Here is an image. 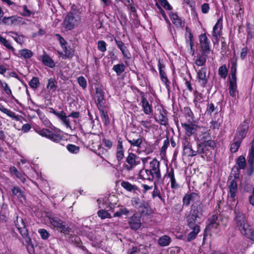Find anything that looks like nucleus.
<instances>
[{
  "instance_id": "a19ab883",
  "label": "nucleus",
  "mask_w": 254,
  "mask_h": 254,
  "mask_svg": "<svg viewBox=\"0 0 254 254\" xmlns=\"http://www.w3.org/2000/svg\"><path fill=\"white\" fill-rule=\"evenodd\" d=\"M72 238H74L73 243L75 247L80 249L82 251L85 252L87 254H92L90 252H89L88 250L85 246L82 245L81 239L78 236L72 237Z\"/></svg>"
},
{
  "instance_id": "bb28decb",
  "label": "nucleus",
  "mask_w": 254,
  "mask_h": 254,
  "mask_svg": "<svg viewBox=\"0 0 254 254\" xmlns=\"http://www.w3.org/2000/svg\"><path fill=\"white\" fill-rule=\"evenodd\" d=\"M237 58H233L230 60V75L229 80H237Z\"/></svg>"
},
{
  "instance_id": "09e8293b",
  "label": "nucleus",
  "mask_w": 254,
  "mask_h": 254,
  "mask_svg": "<svg viewBox=\"0 0 254 254\" xmlns=\"http://www.w3.org/2000/svg\"><path fill=\"white\" fill-rule=\"evenodd\" d=\"M104 92L103 91V90L101 88H96L95 98V102L104 100Z\"/></svg>"
},
{
  "instance_id": "a211bd4d",
  "label": "nucleus",
  "mask_w": 254,
  "mask_h": 254,
  "mask_svg": "<svg viewBox=\"0 0 254 254\" xmlns=\"http://www.w3.org/2000/svg\"><path fill=\"white\" fill-rule=\"evenodd\" d=\"M199 41L201 52L210 53V43L205 33L201 34L199 36Z\"/></svg>"
},
{
  "instance_id": "0eeeda50",
  "label": "nucleus",
  "mask_w": 254,
  "mask_h": 254,
  "mask_svg": "<svg viewBox=\"0 0 254 254\" xmlns=\"http://www.w3.org/2000/svg\"><path fill=\"white\" fill-rule=\"evenodd\" d=\"M80 21L79 15L70 11L65 16L63 24V27L66 30H71L78 26Z\"/></svg>"
},
{
  "instance_id": "473e14b6",
  "label": "nucleus",
  "mask_w": 254,
  "mask_h": 254,
  "mask_svg": "<svg viewBox=\"0 0 254 254\" xmlns=\"http://www.w3.org/2000/svg\"><path fill=\"white\" fill-rule=\"evenodd\" d=\"M229 91L230 95L235 98L238 94L237 80H229Z\"/></svg>"
},
{
  "instance_id": "ea45409f",
  "label": "nucleus",
  "mask_w": 254,
  "mask_h": 254,
  "mask_svg": "<svg viewBox=\"0 0 254 254\" xmlns=\"http://www.w3.org/2000/svg\"><path fill=\"white\" fill-rule=\"evenodd\" d=\"M126 65L123 63L113 65L112 70L115 71L118 76L121 75L126 69Z\"/></svg>"
},
{
  "instance_id": "f704fd0d",
  "label": "nucleus",
  "mask_w": 254,
  "mask_h": 254,
  "mask_svg": "<svg viewBox=\"0 0 254 254\" xmlns=\"http://www.w3.org/2000/svg\"><path fill=\"white\" fill-rule=\"evenodd\" d=\"M121 186L125 190L129 192H135L136 190H139V188L137 186L132 185L130 183L127 181H122L121 183Z\"/></svg>"
},
{
  "instance_id": "4d7b16f0",
  "label": "nucleus",
  "mask_w": 254,
  "mask_h": 254,
  "mask_svg": "<svg viewBox=\"0 0 254 254\" xmlns=\"http://www.w3.org/2000/svg\"><path fill=\"white\" fill-rule=\"evenodd\" d=\"M0 43L3 44L7 49L11 51V52L14 53L15 49L11 45L10 43L5 38L0 35Z\"/></svg>"
},
{
  "instance_id": "1a4fd4ad",
  "label": "nucleus",
  "mask_w": 254,
  "mask_h": 254,
  "mask_svg": "<svg viewBox=\"0 0 254 254\" xmlns=\"http://www.w3.org/2000/svg\"><path fill=\"white\" fill-rule=\"evenodd\" d=\"M249 128V122L247 120H245L237 127L234 139L243 141L247 136Z\"/></svg>"
},
{
  "instance_id": "6ab92c4d",
  "label": "nucleus",
  "mask_w": 254,
  "mask_h": 254,
  "mask_svg": "<svg viewBox=\"0 0 254 254\" xmlns=\"http://www.w3.org/2000/svg\"><path fill=\"white\" fill-rule=\"evenodd\" d=\"M234 178L228 181V188L229 189V199L231 202H235L236 200V193L238 190L237 182Z\"/></svg>"
},
{
  "instance_id": "79ce46f5",
  "label": "nucleus",
  "mask_w": 254,
  "mask_h": 254,
  "mask_svg": "<svg viewBox=\"0 0 254 254\" xmlns=\"http://www.w3.org/2000/svg\"><path fill=\"white\" fill-rule=\"evenodd\" d=\"M234 142L230 144V150L232 153L237 152L241 146L242 141L233 138Z\"/></svg>"
},
{
  "instance_id": "4468645a",
  "label": "nucleus",
  "mask_w": 254,
  "mask_h": 254,
  "mask_svg": "<svg viewBox=\"0 0 254 254\" xmlns=\"http://www.w3.org/2000/svg\"><path fill=\"white\" fill-rule=\"evenodd\" d=\"M137 91L140 93L141 96L140 105L142 107V110L144 113L146 115H150L153 113V108L151 104H150L147 100L145 93L137 89Z\"/></svg>"
},
{
  "instance_id": "6e6d98bb",
  "label": "nucleus",
  "mask_w": 254,
  "mask_h": 254,
  "mask_svg": "<svg viewBox=\"0 0 254 254\" xmlns=\"http://www.w3.org/2000/svg\"><path fill=\"white\" fill-rule=\"evenodd\" d=\"M250 53V49L245 45H243V47L241 49L240 52V58L242 60H244Z\"/></svg>"
},
{
  "instance_id": "2eb2a0df",
  "label": "nucleus",
  "mask_w": 254,
  "mask_h": 254,
  "mask_svg": "<svg viewBox=\"0 0 254 254\" xmlns=\"http://www.w3.org/2000/svg\"><path fill=\"white\" fill-rule=\"evenodd\" d=\"M114 40L117 48L122 53L124 59L130 60L131 55L125 43L121 40H118L116 37H114Z\"/></svg>"
},
{
  "instance_id": "49530a36",
  "label": "nucleus",
  "mask_w": 254,
  "mask_h": 254,
  "mask_svg": "<svg viewBox=\"0 0 254 254\" xmlns=\"http://www.w3.org/2000/svg\"><path fill=\"white\" fill-rule=\"evenodd\" d=\"M171 242L170 237L167 235H164L161 237L158 240V244L161 247H166L168 246Z\"/></svg>"
},
{
  "instance_id": "f03ea898",
  "label": "nucleus",
  "mask_w": 254,
  "mask_h": 254,
  "mask_svg": "<svg viewBox=\"0 0 254 254\" xmlns=\"http://www.w3.org/2000/svg\"><path fill=\"white\" fill-rule=\"evenodd\" d=\"M14 223L26 243L27 250L28 253L30 254L34 253V245L32 243V239L29 236V231L24 220L19 217L17 214H15Z\"/></svg>"
},
{
  "instance_id": "4be33fe9",
  "label": "nucleus",
  "mask_w": 254,
  "mask_h": 254,
  "mask_svg": "<svg viewBox=\"0 0 254 254\" xmlns=\"http://www.w3.org/2000/svg\"><path fill=\"white\" fill-rule=\"evenodd\" d=\"M200 196L198 193L192 192L190 193L186 194L183 198V205L188 206L190 205L191 201H193L195 200H200Z\"/></svg>"
},
{
  "instance_id": "20e7f679",
  "label": "nucleus",
  "mask_w": 254,
  "mask_h": 254,
  "mask_svg": "<svg viewBox=\"0 0 254 254\" xmlns=\"http://www.w3.org/2000/svg\"><path fill=\"white\" fill-rule=\"evenodd\" d=\"M234 220L236 222V225L241 234L245 236L251 227L246 219L245 215L236 208L234 209Z\"/></svg>"
},
{
  "instance_id": "7c9ffc66",
  "label": "nucleus",
  "mask_w": 254,
  "mask_h": 254,
  "mask_svg": "<svg viewBox=\"0 0 254 254\" xmlns=\"http://www.w3.org/2000/svg\"><path fill=\"white\" fill-rule=\"evenodd\" d=\"M139 209L141 214L143 215H149L152 213L153 211L147 202L144 200L141 201Z\"/></svg>"
},
{
  "instance_id": "774afa93",
  "label": "nucleus",
  "mask_w": 254,
  "mask_h": 254,
  "mask_svg": "<svg viewBox=\"0 0 254 254\" xmlns=\"http://www.w3.org/2000/svg\"><path fill=\"white\" fill-rule=\"evenodd\" d=\"M102 140L106 147L108 149H111L112 148L113 146V142L111 139L104 137Z\"/></svg>"
},
{
  "instance_id": "13d9d810",
  "label": "nucleus",
  "mask_w": 254,
  "mask_h": 254,
  "mask_svg": "<svg viewBox=\"0 0 254 254\" xmlns=\"http://www.w3.org/2000/svg\"><path fill=\"white\" fill-rule=\"evenodd\" d=\"M67 150L71 153L77 154L79 152L80 147L74 144L68 143L66 145Z\"/></svg>"
},
{
  "instance_id": "aec40b11",
  "label": "nucleus",
  "mask_w": 254,
  "mask_h": 254,
  "mask_svg": "<svg viewBox=\"0 0 254 254\" xmlns=\"http://www.w3.org/2000/svg\"><path fill=\"white\" fill-rule=\"evenodd\" d=\"M50 113L55 115L60 120H61L63 124L65 125L66 127H70V121L68 117L66 115L64 111L58 112L53 108H50Z\"/></svg>"
},
{
  "instance_id": "3c124183",
  "label": "nucleus",
  "mask_w": 254,
  "mask_h": 254,
  "mask_svg": "<svg viewBox=\"0 0 254 254\" xmlns=\"http://www.w3.org/2000/svg\"><path fill=\"white\" fill-rule=\"evenodd\" d=\"M120 23L123 27V30L125 32L127 31V18L126 14H122L120 15V18H118Z\"/></svg>"
},
{
  "instance_id": "603ef678",
  "label": "nucleus",
  "mask_w": 254,
  "mask_h": 254,
  "mask_svg": "<svg viewBox=\"0 0 254 254\" xmlns=\"http://www.w3.org/2000/svg\"><path fill=\"white\" fill-rule=\"evenodd\" d=\"M64 52V56L67 59H71L74 56L75 51L74 49L71 48L70 47H65L62 48Z\"/></svg>"
},
{
  "instance_id": "72a5a7b5",
  "label": "nucleus",
  "mask_w": 254,
  "mask_h": 254,
  "mask_svg": "<svg viewBox=\"0 0 254 254\" xmlns=\"http://www.w3.org/2000/svg\"><path fill=\"white\" fill-rule=\"evenodd\" d=\"M0 111L14 120L20 121L21 120V118L18 115H15L14 112L5 108L1 104H0Z\"/></svg>"
},
{
  "instance_id": "8fccbe9b",
  "label": "nucleus",
  "mask_w": 254,
  "mask_h": 254,
  "mask_svg": "<svg viewBox=\"0 0 254 254\" xmlns=\"http://www.w3.org/2000/svg\"><path fill=\"white\" fill-rule=\"evenodd\" d=\"M29 85L31 88L35 90L40 86V81L38 77H33L31 80L29 82Z\"/></svg>"
},
{
  "instance_id": "f3484780",
  "label": "nucleus",
  "mask_w": 254,
  "mask_h": 254,
  "mask_svg": "<svg viewBox=\"0 0 254 254\" xmlns=\"http://www.w3.org/2000/svg\"><path fill=\"white\" fill-rule=\"evenodd\" d=\"M169 15L173 24L177 28L184 27L186 24L185 20L183 18L179 16L177 12L171 11L169 13Z\"/></svg>"
},
{
  "instance_id": "9d476101",
  "label": "nucleus",
  "mask_w": 254,
  "mask_h": 254,
  "mask_svg": "<svg viewBox=\"0 0 254 254\" xmlns=\"http://www.w3.org/2000/svg\"><path fill=\"white\" fill-rule=\"evenodd\" d=\"M246 160L245 157L243 155L239 156L236 159V164L233 167L232 171L234 172V177L235 178H239L241 170H244L246 168L247 165Z\"/></svg>"
},
{
  "instance_id": "864d4df0",
  "label": "nucleus",
  "mask_w": 254,
  "mask_h": 254,
  "mask_svg": "<svg viewBox=\"0 0 254 254\" xmlns=\"http://www.w3.org/2000/svg\"><path fill=\"white\" fill-rule=\"evenodd\" d=\"M184 152L189 157H193L197 154V150L192 149L191 144L183 149Z\"/></svg>"
},
{
  "instance_id": "58836bf2",
  "label": "nucleus",
  "mask_w": 254,
  "mask_h": 254,
  "mask_svg": "<svg viewBox=\"0 0 254 254\" xmlns=\"http://www.w3.org/2000/svg\"><path fill=\"white\" fill-rule=\"evenodd\" d=\"M189 228L192 230V231L190 232L188 235L187 238V242H191V241L194 240L200 231V228L193 227Z\"/></svg>"
},
{
  "instance_id": "4c0bfd02",
  "label": "nucleus",
  "mask_w": 254,
  "mask_h": 254,
  "mask_svg": "<svg viewBox=\"0 0 254 254\" xmlns=\"http://www.w3.org/2000/svg\"><path fill=\"white\" fill-rule=\"evenodd\" d=\"M186 44L190 46V50L192 54L193 55L195 52L194 50V43L193 40V36L191 32H189L188 36L186 37Z\"/></svg>"
},
{
  "instance_id": "e433bc0d",
  "label": "nucleus",
  "mask_w": 254,
  "mask_h": 254,
  "mask_svg": "<svg viewBox=\"0 0 254 254\" xmlns=\"http://www.w3.org/2000/svg\"><path fill=\"white\" fill-rule=\"evenodd\" d=\"M9 172L12 175H14L19 179L22 183L25 182L26 179L23 175L18 171L15 166H11L9 168Z\"/></svg>"
},
{
  "instance_id": "5701e85b",
  "label": "nucleus",
  "mask_w": 254,
  "mask_h": 254,
  "mask_svg": "<svg viewBox=\"0 0 254 254\" xmlns=\"http://www.w3.org/2000/svg\"><path fill=\"white\" fill-rule=\"evenodd\" d=\"M128 224L130 228L134 230H138L141 226L140 216L137 214H133L129 218Z\"/></svg>"
},
{
  "instance_id": "de8ad7c7",
  "label": "nucleus",
  "mask_w": 254,
  "mask_h": 254,
  "mask_svg": "<svg viewBox=\"0 0 254 254\" xmlns=\"http://www.w3.org/2000/svg\"><path fill=\"white\" fill-rule=\"evenodd\" d=\"M20 55L19 57H23L24 59H28L31 58L33 56V52L27 49H23L19 51Z\"/></svg>"
},
{
  "instance_id": "393cba45",
  "label": "nucleus",
  "mask_w": 254,
  "mask_h": 254,
  "mask_svg": "<svg viewBox=\"0 0 254 254\" xmlns=\"http://www.w3.org/2000/svg\"><path fill=\"white\" fill-rule=\"evenodd\" d=\"M182 127L185 130V134L188 137L191 136L196 130L197 126L191 122L181 123Z\"/></svg>"
},
{
  "instance_id": "e2e57ef3",
  "label": "nucleus",
  "mask_w": 254,
  "mask_h": 254,
  "mask_svg": "<svg viewBox=\"0 0 254 254\" xmlns=\"http://www.w3.org/2000/svg\"><path fill=\"white\" fill-rule=\"evenodd\" d=\"M98 216L102 219L106 218H110L111 217V214L107 211L101 209L97 212Z\"/></svg>"
},
{
  "instance_id": "a878e982",
  "label": "nucleus",
  "mask_w": 254,
  "mask_h": 254,
  "mask_svg": "<svg viewBox=\"0 0 254 254\" xmlns=\"http://www.w3.org/2000/svg\"><path fill=\"white\" fill-rule=\"evenodd\" d=\"M209 53L201 52L197 54L195 59L194 64L198 66H203L205 65L206 59Z\"/></svg>"
},
{
  "instance_id": "7ed1b4c3",
  "label": "nucleus",
  "mask_w": 254,
  "mask_h": 254,
  "mask_svg": "<svg viewBox=\"0 0 254 254\" xmlns=\"http://www.w3.org/2000/svg\"><path fill=\"white\" fill-rule=\"evenodd\" d=\"M36 132L42 137L47 138L50 140L62 145H64L65 140L64 138L61 130L57 128H51V129L44 128L36 130Z\"/></svg>"
},
{
  "instance_id": "c85d7f7f",
  "label": "nucleus",
  "mask_w": 254,
  "mask_h": 254,
  "mask_svg": "<svg viewBox=\"0 0 254 254\" xmlns=\"http://www.w3.org/2000/svg\"><path fill=\"white\" fill-rule=\"evenodd\" d=\"M0 86L5 93L8 96H10L12 100H13L17 104H20L19 101L13 95L11 90L6 82L0 80Z\"/></svg>"
},
{
  "instance_id": "338daca9",
  "label": "nucleus",
  "mask_w": 254,
  "mask_h": 254,
  "mask_svg": "<svg viewBox=\"0 0 254 254\" xmlns=\"http://www.w3.org/2000/svg\"><path fill=\"white\" fill-rule=\"evenodd\" d=\"M199 140L201 142H205L207 141H213L211 139V136L209 133L207 132H203L199 135Z\"/></svg>"
},
{
  "instance_id": "0e129e2a",
  "label": "nucleus",
  "mask_w": 254,
  "mask_h": 254,
  "mask_svg": "<svg viewBox=\"0 0 254 254\" xmlns=\"http://www.w3.org/2000/svg\"><path fill=\"white\" fill-rule=\"evenodd\" d=\"M107 44L103 40L98 41L97 42V48L101 52H105L107 50Z\"/></svg>"
},
{
  "instance_id": "680f3d73",
  "label": "nucleus",
  "mask_w": 254,
  "mask_h": 254,
  "mask_svg": "<svg viewBox=\"0 0 254 254\" xmlns=\"http://www.w3.org/2000/svg\"><path fill=\"white\" fill-rule=\"evenodd\" d=\"M77 82L79 85L82 87L83 90L86 89L87 87V80L83 76H80L77 78Z\"/></svg>"
},
{
  "instance_id": "412c9836",
  "label": "nucleus",
  "mask_w": 254,
  "mask_h": 254,
  "mask_svg": "<svg viewBox=\"0 0 254 254\" xmlns=\"http://www.w3.org/2000/svg\"><path fill=\"white\" fill-rule=\"evenodd\" d=\"M223 28V16L221 15L217 20L216 23L213 27L212 36L213 37L218 39L222 33Z\"/></svg>"
},
{
  "instance_id": "f257e3e1",
  "label": "nucleus",
  "mask_w": 254,
  "mask_h": 254,
  "mask_svg": "<svg viewBox=\"0 0 254 254\" xmlns=\"http://www.w3.org/2000/svg\"><path fill=\"white\" fill-rule=\"evenodd\" d=\"M141 160L142 168L139 170L137 178L151 182L154 180H159L161 178L160 162L155 158L151 159L149 156L142 157Z\"/></svg>"
},
{
  "instance_id": "39448f33",
  "label": "nucleus",
  "mask_w": 254,
  "mask_h": 254,
  "mask_svg": "<svg viewBox=\"0 0 254 254\" xmlns=\"http://www.w3.org/2000/svg\"><path fill=\"white\" fill-rule=\"evenodd\" d=\"M51 224L56 230L63 234L65 236L68 235L71 228L68 226L65 222L58 217L54 216H48Z\"/></svg>"
},
{
  "instance_id": "9b49d317",
  "label": "nucleus",
  "mask_w": 254,
  "mask_h": 254,
  "mask_svg": "<svg viewBox=\"0 0 254 254\" xmlns=\"http://www.w3.org/2000/svg\"><path fill=\"white\" fill-rule=\"evenodd\" d=\"M203 204L200 200L194 202L191 206L190 214L196 217L200 220L203 216Z\"/></svg>"
},
{
  "instance_id": "6e6552de",
  "label": "nucleus",
  "mask_w": 254,
  "mask_h": 254,
  "mask_svg": "<svg viewBox=\"0 0 254 254\" xmlns=\"http://www.w3.org/2000/svg\"><path fill=\"white\" fill-rule=\"evenodd\" d=\"M154 119L157 123L161 125L164 126L168 125L167 112L162 105L157 107L156 112L155 113Z\"/></svg>"
},
{
  "instance_id": "bf43d9fd",
  "label": "nucleus",
  "mask_w": 254,
  "mask_h": 254,
  "mask_svg": "<svg viewBox=\"0 0 254 254\" xmlns=\"http://www.w3.org/2000/svg\"><path fill=\"white\" fill-rule=\"evenodd\" d=\"M102 122L105 126H107L110 124V119L108 115L107 110L102 111L99 112Z\"/></svg>"
},
{
  "instance_id": "423d86ee",
  "label": "nucleus",
  "mask_w": 254,
  "mask_h": 254,
  "mask_svg": "<svg viewBox=\"0 0 254 254\" xmlns=\"http://www.w3.org/2000/svg\"><path fill=\"white\" fill-rule=\"evenodd\" d=\"M140 164L139 157L134 153L128 152L123 164V169L127 172H130Z\"/></svg>"
},
{
  "instance_id": "b1692460",
  "label": "nucleus",
  "mask_w": 254,
  "mask_h": 254,
  "mask_svg": "<svg viewBox=\"0 0 254 254\" xmlns=\"http://www.w3.org/2000/svg\"><path fill=\"white\" fill-rule=\"evenodd\" d=\"M166 176L170 179L171 188L173 190H176L180 188L179 184L177 183L174 172V169L171 167L169 171L166 173Z\"/></svg>"
},
{
  "instance_id": "f8f14e48",
  "label": "nucleus",
  "mask_w": 254,
  "mask_h": 254,
  "mask_svg": "<svg viewBox=\"0 0 254 254\" xmlns=\"http://www.w3.org/2000/svg\"><path fill=\"white\" fill-rule=\"evenodd\" d=\"M216 146V143L214 141H207L205 142H200L197 144V152L199 155H207L210 148L214 149Z\"/></svg>"
},
{
  "instance_id": "cd10ccee",
  "label": "nucleus",
  "mask_w": 254,
  "mask_h": 254,
  "mask_svg": "<svg viewBox=\"0 0 254 254\" xmlns=\"http://www.w3.org/2000/svg\"><path fill=\"white\" fill-rule=\"evenodd\" d=\"M136 137H132L129 135V138H127V141L130 143L131 147H136L140 148L142 143V136L138 134L136 135Z\"/></svg>"
},
{
  "instance_id": "c9c22d12",
  "label": "nucleus",
  "mask_w": 254,
  "mask_h": 254,
  "mask_svg": "<svg viewBox=\"0 0 254 254\" xmlns=\"http://www.w3.org/2000/svg\"><path fill=\"white\" fill-rule=\"evenodd\" d=\"M11 192L12 194L16 196L18 199H23L25 200V192L18 186H14L11 189Z\"/></svg>"
},
{
  "instance_id": "69168bd1",
  "label": "nucleus",
  "mask_w": 254,
  "mask_h": 254,
  "mask_svg": "<svg viewBox=\"0 0 254 254\" xmlns=\"http://www.w3.org/2000/svg\"><path fill=\"white\" fill-rule=\"evenodd\" d=\"M216 107L213 103H208L207 105L206 110L205 112V114L207 116H211L212 113L215 111Z\"/></svg>"
},
{
  "instance_id": "5fc2aeb1",
  "label": "nucleus",
  "mask_w": 254,
  "mask_h": 254,
  "mask_svg": "<svg viewBox=\"0 0 254 254\" xmlns=\"http://www.w3.org/2000/svg\"><path fill=\"white\" fill-rule=\"evenodd\" d=\"M218 74L223 79L226 78L228 74V69L226 64H223L219 67Z\"/></svg>"
},
{
  "instance_id": "37998d69",
  "label": "nucleus",
  "mask_w": 254,
  "mask_h": 254,
  "mask_svg": "<svg viewBox=\"0 0 254 254\" xmlns=\"http://www.w3.org/2000/svg\"><path fill=\"white\" fill-rule=\"evenodd\" d=\"M47 88L52 92H56L58 88L57 82L54 78H50L48 79Z\"/></svg>"
},
{
  "instance_id": "dca6fc26",
  "label": "nucleus",
  "mask_w": 254,
  "mask_h": 254,
  "mask_svg": "<svg viewBox=\"0 0 254 254\" xmlns=\"http://www.w3.org/2000/svg\"><path fill=\"white\" fill-rule=\"evenodd\" d=\"M206 72L207 68L206 67H202L197 71L196 78L198 80V82L203 88L206 86V84L208 82L209 76H206Z\"/></svg>"
},
{
  "instance_id": "ddd939ff",
  "label": "nucleus",
  "mask_w": 254,
  "mask_h": 254,
  "mask_svg": "<svg viewBox=\"0 0 254 254\" xmlns=\"http://www.w3.org/2000/svg\"><path fill=\"white\" fill-rule=\"evenodd\" d=\"M24 19L17 15H14L10 16H4L0 21L1 23L8 26H16L23 23Z\"/></svg>"
},
{
  "instance_id": "c03bdc74",
  "label": "nucleus",
  "mask_w": 254,
  "mask_h": 254,
  "mask_svg": "<svg viewBox=\"0 0 254 254\" xmlns=\"http://www.w3.org/2000/svg\"><path fill=\"white\" fill-rule=\"evenodd\" d=\"M184 112L185 117L187 119L188 122H192L194 115L190 108L189 106L185 107L184 108Z\"/></svg>"
},
{
  "instance_id": "a18cd8bd",
  "label": "nucleus",
  "mask_w": 254,
  "mask_h": 254,
  "mask_svg": "<svg viewBox=\"0 0 254 254\" xmlns=\"http://www.w3.org/2000/svg\"><path fill=\"white\" fill-rule=\"evenodd\" d=\"M219 225H216L213 224H211L208 223V224L206 226L205 229L203 232V240L204 241L206 237L208 236V234H210V232L212 229H216L218 228Z\"/></svg>"
},
{
  "instance_id": "2f4dec72",
  "label": "nucleus",
  "mask_w": 254,
  "mask_h": 254,
  "mask_svg": "<svg viewBox=\"0 0 254 254\" xmlns=\"http://www.w3.org/2000/svg\"><path fill=\"white\" fill-rule=\"evenodd\" d=\"M41 61L45 65L51 68H53L55 66L54 61L46 54L45 51H44V54L41 57Z\"/></svg>"
},
{
  "instance_id": "c756f323",
  "label": "nucleus",
  "mask_w": 254,
  "mask_h": 254,
  "mask_svg": "<svg viewBox=\"0 0 254 254\" xmlns=\"http://www.w3.org/2000/svg\"><path fill=\"white\" fill-rule=\"evenodd\" d=\"M200 221L199 218L188 214L186 217L187 225L189 228H200L198 223Z\"/></svg>"
},
{
  "instance_id": "052dcab7",
  "label": "nucleus",
  "mask_w": 254,
  "mask_h": 254,
  "mask_svg": "<svg viewBox=\"0 0 254 254\" xmlns=\"http://www.w3.org/2000/svg\"><path fill=\"white\" fill-rule=\"evenodd\" d=\"M170 145V140L168 137H167L163 141V144L160 149V154H166V150Z\"/></svg>"
}]
</instances>
